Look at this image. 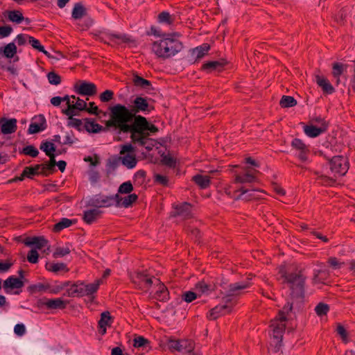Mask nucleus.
<instances>
[{
  "mask_svg": "<svg viewBox=\"0 0 355 355\" xmlns=\"http://www.w3.org/2000/svg\"><path fill=\"white\" fill-rule=\"evenodd\" d=\"M153 107L150 105L146 98L137 96L132 101V106L129 109L122 104H116L109 107L110 119L105 123L106 128H114L115 130L122 129L123 125H130L135 123L137 118L144 117L137 113L150 112Z\"/></svg>",
  "mask_w": 355,
  "mask_h": 355,
  "instance_id": "1",
  "label": "nucleus"
},
{
  "mask_svg": "<svg viewBox=\"0 0 355 355\" xmlns=\"http://www.w3.org/2000/svg\"><path fill=\"white\" fill-rule=\"evenodd\" d=\"M118 130L122 133H130L133 144L143 146L150 151L155 146V140L150 138V135L151 133L157 132L158 128L149 123L146 117L138 116L135 123H130V125L124 124L122 129Z\"/></svg>",
  "mask_w": 355,
  "mask_h": 355,
  "instance_id": "2",
  "label": "nucleus"
},
{
  "mask_svg": "<svg viewBox=\"0 0 355 355\" xmlns=\"http://www.w3.org/2000/svg\"><path fill=\"white\" fill-rule=\"evenodd\" d=\"M155 35L163 36L162 40L155 41L152 45L153 52L160 58H169L182 49V44L177 39L172 38L168 34H160L159 31H153Z\"/></svg>",
  "mask_w": 355,
  "mask_h": 355,
  "instance_id": "3",
  "label": "nucleus"
},
{
  "mask_svg": "<svg viewBox=\"0 0 355 355\" xmlns=\"http://www.w3.org/2000/svg\"><path fill=\"white\" fill-rule=\"evenodd\" d=\"M279 273L281 277L284 279L283 282L288 284L291 298L302 302L304 298L306 280V277L302 271L287 273L284 267H282L279 270Z\"/></svg>",
  "mask_w": 355,
  "mask_h": 355,
  "instance_id": "4",
  "label": "nucleus"
},
{
  "mask_svg": "<svg viewBox=\"0 0 355 355\" xmlns=\"http://www.w3.org/2000/svg\"><path fill=\"white\" fill-rule=\"evenodd\" d=\"M250 284L248 282H236L230 284L227 286V294L223 297L224 304L231 305V309L236 303L235 297L243 293V291L249 288Z\"/></svg>",
  "mask_w": 355,
  "mask_h": 355,
  "instance_id": "5",
  "label": "nucleus"
},
{
  "mask_svg": "<svg viewBox=\"0 0 355 355\" xmlns=\"http://www.w3.org/2000/svg\"><path fill=\"white\" fill-rule=\"evenodd\" d=\"M120 154L123 156L119 157L123 166L129 169L136 166L137 160L135 155V148L130 144H124L121 146Z\"/></svg>",
  "mask_w": 355,
  "mask_h": 355,
  "instance_id": "6",
  "label": "nucleus"
},
{
  "mask_svg": "<svg viewBox=\"0 0 355 355\" xmlns=\"http://www.w3.org/2000/svg\"><path fill=\"white\" fill-rule=\"evenodd\" d=\"M100 42L111 46L120 45L123 43H128L130 38L125 34H116L110 32H103L98 36Z\"/></svg>",
  "mask_w": 355,
  "mask_h": 355,
  "instance_id": "7",
  "label": "nucleus"
},
{
  "mask_svg": "<svg viewBox=\"0 0 355 355\" xmlns=\"http://www.w3.org/2000/svg\"><path fill=\"white\" fill-rule=\"evenodd\" d=\"M331 171L338 175H345L349 169L347 159L343 156H334L330 160Z\"/></svg>",
  "mask_w": 355,
  "mask_h": 355,
  "instance_id": "8",
  "label": "nucleus"
},
{
  "mask_svg": "<svg viewBox=\"0 0 355 355\" xmlns=\"http://www.w3.org/2000/svg\"><path fill=\"white\" fill-rule=\"evenodd\" d=\"M173 211L171 214L172 217H180L187 220L193 217L192 205L188 202L173 205Z\"/></svg>",
  "mask_w": 355,
  "mask_h": 355,
  "instance_id": "9",
  "label": "nucleus"
},
{
  "mask_svg": "<svg viewBox=\"0 0 355 355\" xmlns=\"http://www.w3.org/2000/svg\"><path fill=\"white\" fill-rule=\"evenodd\" d=\"M76 92L83 96H94L97 92V88L94 83L80 80L75 85Z\"/></svg>",
  "mask_w": 355,
  "mask_h": 355,
  "instance_id": "10",
  "label": "nucleus"
},
{
  "mask_svg": "<svg viewBox=\"0 0 355 355\" xmlns=\"http://www.w3.org/2000/svg\"><path fill=\"white\" fill-rule=\"evenodd\" d=\"M68 304L67 301L61 298L43 299L37 302L39 307L45 306L49 309H64Z\"/></svg>",
  "mask_w": 355,
  "mask_h": 355,
  "instance_id": "11",
  "label": "nucleus"
},
{
  "mask_svg": "<svg viewBox=\"0 0 355 355\" xmlns=\"http://www.w3.org/2000/svg\"><path fill=\"white\" fill-rule=\"evenodd\" d=\"M291 146L299 151L297 157L302 162H306L308 160V155L310 153L309 148L306 145L304 141L300 139L295 138L291 141Z\"/></svg>",
  "mask_w": 355,
  "mask_h": 355,
  "instance_id": "12",
  "label": "nucleus"
},
{
  "mask_svg": "<svg viewBox=\"0 0 355 355\" xmlns=\"http://www.w3.org/2000/svg\"><path fill=\"white\" fill-rule=\"evenodd\" d=\"M168 347L172 351L180 352H191L193 349V343L187 340H171L168 343Z\"/></svg>",
  "mask_w": 355,
  "mask_h": 355,
  "instance_id": "13",
  "label": "nucleus"
},
{
  "mask_svg": "<svg viewBox=\"0 0 355 355\" xmlns=\"http://www.w3.org/2000/svg\"><path fill=\"white\" fill-rule=\"evenodd\" d=\"M24 286V282L21 278L15 276H10L3 284V288L6 293L10 294L14 289H21Z\"/></svg>",
  "mask_w": 355,
  "mask_h": 355,
  "instance_id": "14",
  "label": "nucleus"
},
{
  "mask_svg": "<svg viewBox=\"0 0 355 355\" xmlns=\"http://www.w3.org/2000/svg\"><path fill=\"white\" fill-rule=\"evenodd\" d=\"M156 287L153 297L160 302H166L169 299V292L166 286L159 279L155 278L153 284Z\"/></svg>",
  "mask_w": 355,
  "mask_h": 355,
  "instance_id": "15",
  "label": "nucleus"
},
{
  "mask_svg": "<svg viewBox=\"0 0 355 355\" xmlns=\"http://www.w3.org/2000/svg\"><path fill=\"white\" fill-rule=\"evenodd\" d=\"M285 322L278 318L271 321L270 327L272 329V336L274 340L282 341L283 334L286 328Z\"/></svg>",
  "mask_w": 355,
  "mask_h": 355,
  "instance_id": "16",
  "label": "nucleus"
},
{
  "mask_svg": "<svg viewBox=\"0 0 355 355\" xmlns=\"http://www.w3.org/2000/svg\"><path fill=\"white\" fill-rule=\"evenodd\" d=\"M17 123L16 119L2 117L0 119V132L3 135L14 133L17 128Z\"/></svg>",
  "mask_w": 355,
  "mask_h": 355,
  "instance_id": "17",
  "label": "nucleus"
},
{
  "mask_svg": "<svg viewBox=\"0 0 355 355\" xmlns=\"http://www.w3.org/2000/svg\"><path fill=\"white\" fill-rule=\"evenodd\" d=\"M33 119L35 121L32 122L29 125V128L28 129V133L29 135L42 132L46 128L47 125L46 119L43 115L40 114L35 116Z\"/></svg>",
  "mask_w": 355,
  "mask_h": 355,
  "instance_id": "18",
  "label": "nucleus"
},
{
  "mask_svg": "<svg viewBox=\"0 0 355 355\" xmlns=\"http://www.w3.org/2000/svg\"><path fill=\"white\" fill-rule=\"evenodd\" d=\"M231 311V305L229 304H218L214 308L211 309L209 311L207 318L209 320H216L220 315L228 313Z\"/></svg>",
  "mask_w": 355,
  "mask_h": 355,
  "instance_id": "19",
  "label": "nucleus"
},
{
  "mask_svg": "<svg viewBox=\"0 0 355 355\" xmlns=\"http://www.w3.org/2000/svg\"><path fill=\"white\" fill-rule=\"evenodd\" d=\"M258 171L256 170L250 171L245 169L242 173L237 174L235 177V182L238 183H252L257 181L255 173Z\"/></svg>",
  "mask_w": 355,
  "mask_h": 355,
  "instance_id": "20",
  "label": "nucleus"
},
{
  "mask_svg": "<svg viewBox=\"0 0 355 355\" xmlns=\"http://www.w3.org/2000/svg\"><path fill=\"white\" fill-rule=\"evenodd\" d=\"M210 46L207 44H203L191 50V60L196 62L203 58L209 51Z\"/></svg>",
  "mask_w": 355,
  "mask_h": 355,
  "instance_id": "21",
  "label": "nucleus"
},
{
  "mask_svg": "<svg viewBox=\"0 0 355 355\" xmlns=\"http://www.w3.org/2000/svg\"><path fill=\"white\" fill-rule=\"evenodd\" d=\"M103 211L98 209H91L84 211L83 220L88 225L96 221L101 216Z\"/></svg>",
  "mask_w": 355,
  "mask_h": 355,
  "instance_id": "22",
  "label": "nucleus"
},
{
  "mask_svg": "<svg viewBox=\"0 0 355 355\" xmlns=\"http://www.w3.org/2000/svg\"><path fill=\"white\" fill-rule=\"evenodd\" d=\"M121 200L122 198L118 193L113 196L101 195V202L102 207H109L112 205L120 207Z\"/></svg>",
  "mask_w": 355,
  "mask_h": 355,
  "instance_id": "23",
  "label": "nucleus"
},
{
  "mask_svg": "<svg viewBox=\"0 0 355 355\" xmlns=\"http://www.w3.org/2000/svg\"><path fill=\"white\" fill-rule=\"evenodd\" d=\"M132 282L134 284H138L139 286L149 287L155 282V279H153V278L149 277L148 275L139 272H137L132 277Z\"/></svg>",
  "mask_w": 355,
  "mask_h": 355,
  "instance_id": "24",
  "label": "nucleus"
},
{
  "mask_svg": "<svg viewBox=\"0 0 355 355\" xmlns=\"http://www.w3.org/2000/svg\"><path fill=\"white\" fill-rule=\"evenodd\" d=\"M24 243L27 246L35 245L36 250H41L47 245L48 241L44 236L27 237Z\"/></svg>",
  "mask_w": 355,
  "mask_h": 355,
  "instance_id": "25",
  "label": "nucleus"
},
{
  "mask_svg": "<svg viewBox=\"0 0 355 355\" xmlns=\"http://www.w3.org/2000/svg\"><path fill=\"white\" fill-rule=\"evenodd\" d=\"M133 347L145 352H149L152 348L150 342L141 336H137L134 338Z\"/></svg>",
  "mask_w": 355,
  "mask_h": 355,
  "instance_id": "26",
  "label": "nucleus"
},
{
  "mask_svg": "<svg viewBox=\"0 0 355 355\" xmlns=\"http://www.w3.org/2000/svg\"><path fill=\"white\" fill-rule=\"evenodd\" d=\"M303 130L305 135L311 138L317 137L326 132L324 127L319 128L312 123L304 125Z\"/></svg>",
  "mask_w": 355,
  "mask_h": 355,
  "instance_id": "27",
  "label": "nucleus"
},
{
  "mask_svg": "<svg viewBox=\"0 0 355 355\" xmlns=\"http://www.w3.org/2000/svg\"><path fill=\"white\" fill-rule=\"evenodd\" d=\"M226 64L227 62L223 60L210 61L205 63L202 69L210 73L214 71H220Z\"/></svg>",
  "mask_w": 355,
  "mask_h": 355,
  "instance_id": "28",
  "label": "nucleus"
},
{
  "mask_svg": "<svg viewBox=\"0 0 355 355\" xmlns=\"http://www.w3.org/2000/svg\"><path fill=\"white\" fill-rule=\"evenodd\" d=\"M315 80L317 84L322 89L324 92L329 94L334 92L335 90L334 87L327 78L320 76H316Z\"/></svg>",
  "mask_w": 355,
  "mask_h": 355,
  "instance_id": "29",
  "label": "nucleus"
},
{
  "mask_svg": "<svg viewBox=\"0 0 355 355\" xmlns=\"http://www.w3.org/2000/svg\"><path fill=\"white\" fill-rule=\"evenodd\" d=\"M132 83L136 87L145 89H153L151 83L137 73H134L132 76Z\"/></svg>",
  "mask_w": 355,
  "mask_h": 355,
  "instance_id": "30",
  "label": "nucleus"
},
{
  "mask_svg": "<svg viewBox=\"0 0 355 355\" xmlns=\"http://www.w3.org/2000/svg\"><path fill=\"white\" fill-rule=\"evenodd\" d=\"M87 15V10L82 3L78 2L74 4L71 12V17L74 19H80Z\"/></svg>",
  "mask_w": 355,
  "mask_h": 355,
  "instance_id": "31",
  "label": "nucleus"
},
{
  "mask_svg": "<svg viewBox=\"0 0 355 355\" xmlns=\"http://www.w3.org/2000/svg\"><path fill=\"white\" fill-rule=\"evenodd\" d=\"M192 180L200 188L206 189L209 187L211 181L209 176L197 174L192 178Z\"/></svg>",
  "mask_w": 355,
  "mask_h": 355,
  "instance_id": "32",
  "label": "nucleus"
},
{
  "mask_svg": "<svg viewBox=\"0 0 355 355\" xmlns=\"http://www.w3.org/2000/svg\"><path fill=\"white\" fill-rule=\"evenodd\" d=\"M85 128L88 132L98 133L105 128L89 119H85Z\"/></svg>",
  "mask_w": 355,
  "mask_h": 355,
  "instance_id": "33",
  "label": "nucleus"
},
{
  "mask_svg": "<svg viewBox=\"0 0 355 355\" xmlns=\"http://www.w3.org/2000/svg\"><path fill=\"white\" fill-rule=\"evenodd\" d=\"M46 268L48 270L58 273L59 272H68L69 269L67 265L64 263H47Z\"/></svg>",
  "mask_w": 355,
  "mask_h": 355,
  "instance_id": "34",
  "label": "nucleus"
},
{
  "mask_svg": "<svg viewBox=\"0 0 355 355\" xmlns=\"http://www.w3.org/2000/svg\"><path fill=\"white\" fill-rule=\"evenodd\" d=\"M101 284V279H96L94 283L87 284H85V296H91L95 293H96Z\"/></svg>",
  "mask_w": 355,
  "mask_h": 355,
  "instance_id": "35",
  "label": "nucleus"
},
{
  "mask_svg": "<svg viewBox=\"0 0 355 355\" xmlns=\"http://www.w3.org/2000/svg\"><path fill=\"white\" fill-rule=\"evenodd\" d=\"M40 149L44 152L46 156L54 155L56 150L55 146L49 141H43L40 146Z\"/></svg>",
  "mask_w": 355,
  "mask_h": 355,
  "instance_id": "36",
  "label": "nucleus"
},
{
  "mask_svg": "<svg viewBox=\"0 0 355 355\" xmlns=\"http://www.w3.org/2000/svg\"><path fill=\"white\" fill-rule=\"evenodd\" d=\"M256 191L257 190H250L241 187L240 189L237 190V191H240L241 193L236 198V200H250L251 199L255 198L254 196V192Z\"/></svg>",
  "mask_w": 355,
  "mask_h": 355,
  "instance_id": "37",
  "label": "nucleus"
},
{
  "mask_svg": "<svg viewBox=\"0 0 355 355\" xmlns=\"http://www.w3.org/2000/svg\"><path fill=\"white\" fill-rule=\"evenodd\" d=\"M1 49L2 54L7 58H12L17 53V46L14 42H10Z\"/></svg>",
  "mask_w": 355,
  "mask_h": 355,
  "instance_id": "38",
  "label": "nucleus"
},
{
  "mask_svg": "<svg viewBox=\"0 0 355 355\" xmlns=\"http://www.w3.org/2000/svg\"><path fill=\"white\" fill-rule=\"evenodd\" d=\"M42 165L36 164L34 166H26L23 170V175L26 178L33 179L34 175H39V170Z\"/></svg>",
  "mask_w": 355,
  "mask_h": 355,
  "instance_id": "39",
  "label": "nucleus"
},
{
  "mask_svg": "<svg viewBox=\"0 0 355 355\" xmlns=\"http://www.w3.org/2000/svg\"><path fill=\"white\" fill-rule=\"evenodd\" d=\"M346 67H345L344 64L339 62H335L333 64L332 67V75L334 78H336L337 84L340 82V76L344 72Z\"/></svg>",
  "mask_w": 355,
  "mask_h": 355,
  "instance_id": "40",
  "label": "nucleus"
},
{
  "mask_svg": "<svg viewBox=\"0 0 355 355\" xmlns=\"http://www.w3.org/2000/svg\"><path fill=\"white\" fill-rule=\"evenodd\" d=\"M138 199V196L135 193H129L127 196L122 198L120 202V207L128 208L130 207L133 202H136Z\"/></svg>",
  "mask_w": 355,
  "mask_h": 355,
  "instance_id": "41",
  "label": "nucleus"
},
{
  "mask_svg": "<svg viewBox=\"0 0 355 355\" xmlns=\"http://www.w3.org/2000/svg\"><path fill=\"white\" fill-rule=\"evenodd\" d=\"M157 21L159 23L171 25L174 21V17L166 11H163L158 15Z\"/></svg>",
  "mask_w": 355,
  "mask_h": 355,
  "instance_id": "42",
  "label": "nucleus"
},
{
  "mask_svg": "<svg viewBox=\"0 0 355 355\" xmlns=\"http://www.w3.org/2000/svg\"><path fill=\"white\" fill-rule=\"evenodd\" d=\"M8 18L12 22H15L17 24H20L22 21H24V17L19 10H11L8 13Z\"/></svg>",
  "mask_w": 355,
  "mask_h": 355,
  "instance_id": "43",
  "label": "nucleus"
},
{
  "mask_svg": "<svg viewBox=\"0 0 355 355\" xmlns=\"http://www.w3.org/2000/svg\"><path fill=\"white\" fill-rule=\"evenodd\" d=\"M73 221L69 218H63L58 223L54 225V232H60L64 228L70 227L73 224Z\"/></svg>",
  "mask_w": 355,
  "mask_h": 355,
  "instance_id": "44",
  "label": "nucleus"
},
{
  "mask_svg": "<svg viewBox=\"0 0 355 355\" xmlns=\"http://www.w3.org/2000/svg\"><path fill=\"white\" fill-rule=\"evenodd\" d=\"M70 244L67 243L65 247H58L55 250L53 257L54 258L63 257L69 254L71 252Z\"/></svg>",
  "mask_w": 355,
  "mask_h": 355,
  "instance_id": "45",
  "label": "nucleus"
},
{
  "mask_svg": "<svg viewBox=\"0 0 355 355\" xmlns=\"http://www.w3.org/2000/svg\"><path fill=\"white\" fill-rule=\"evenodd\" d=\"M279 104L282 107H292L297 105V101L291 96H283Z\"/></svg>",
  "mask_w": 355,
  "mask_h": 355,
  "instance_id": "46",
  "label": "nucleus"
},
{
  "mask_svg": "<svg viewBox=\"0 0 355 355\" xmlns=\"http://www.w3.org/2000/svg\"><path fill=\"white\" fill-rule=\"evenodd\" d=\"M293 309V304L290 302H287L282 309L279 311L278 319H280L283 321H286L287 315L292 311Z\"/></svg>",
  "mask_w": 355,
  "mask_h": 355,
  "instance_id": "47",
  "label": "nucleus"
},
{
  "mask_svg": "<svg viewBox=\"0 0 355 355\" xmlns=\"http://www.w3.org/2000/svg\"><path fill=\"white\" fill-rule=\"evenodd\" d=\"M19 153L31 156V157H36L39 154V151L34 146L28 145L23 148L19 151Z\"/></svg>",
  "mask_w": 355,
  "mask_h": 355,
  "instance_id": "48",
  "label": "nucleus"
},
{
  "mask_svg": "<svg viewBox=\"0 0 355 355\" xmlns=\"http://www.w3.org/2000/svg\"><path fill=\"white\" fill-rule=\"evenodd\" d=\"M111 325V316L108 311H105L101 313V319L98 321V327H103Z\"/></svg>",
  "mask_w": 355,
  "mask_h": 355,
  "instance_id": "49",
  "label": "nucleus"
},
{
  "mask_svg": "<svg viewBox=\"0 0 355 355\" xmlns=\"http://www.w3.org/2000/svg\"><path fill=\"white\" fill-rule=\"evenodd\" d=\"M329 306L327 304H325L323 302H320L315 307V313L320 317L327 315V313L329 312Z\"/></svg>",
  "mask_w": 355,
  "mask_h": 355,
  "instance_id": "50",
  "label": "nucleus"
},
{
  "mask_svg": "<svg viewBox=\"0 0 355 355\" xmlns=\"http://www.w3.org/2000/svg\"><path fill=\"white\" fill-rule=\"evenodd\" d=\"M196 287L202 293H206L215 289V286L214 285L207 284L203 281L199 282L196 284Z\"/></svg>",
  "mask_w": 355,
  "mask_h": 355,
  "instance_id": "51",
  "label": "nucleus"
},
{
  "mask_svg": "<svg viewBox=\"0 0 355 355\" xmlns=\"http://www.w3.org/2000/svg\"><path fill=\"white\" fill-rule=\"evenodd\" d=\"M133 186L130 181L121 184L118 189L119 193L129 194L133 191Z\"/></svg>",
  "mask_w": 355,
  "mask_h": 355,
  "instance_id": "52",
  "label": "nucleus"
},
{
  "mask_svg": "<svg viewBox=\"0 0 355 355\" xmlns=\"http://www.w3.org/2000/svg\"><path fill=\"white\" fill-rule=\"evenodd\" d=\"M49 284L38 283L36 284L31 285L28 287V289L31 292H42L49 291Z\"/></svg>",
  "mask_w": 355,
  "mask_h": 355,
  "instance_id": "53",
  "label": "nucleus"
},
{
  "mask_svg": "<svg viewBox=\"0 0 355 355\" xmlns=\"http://www.w3.org/2000/svg\"><path fill=\"white\" fill-rule=\"evenodd\" d=\"M120 159L121 158L119 157H112L109 158L107 159L106 164L107 168L108 170H115L118 167L119 162H121Z\"/></svg>",
  "mask_w": 355,
  "mask_h": 355,
  "instance_id": "54",
  "label": "nucleus"
},
{
  "mask_svg": "<svg viewBox=\"0 0 355 355\" xmlns=\"http://www.w3.org/2000/svg\"><path fill=\"white\" fill-rule=\"evenodd\" d=\"M47 78L50 84L58 85L61 83V77L54 71H51L47 74Z\"/></svg>",
  "mask_w": 355,
  "mask_h": 355,
  "instance_id": "55",
  "label": "nucleus"
},
{
  "mask_svg": "<svg viewBox=\"0 0 355 355\" xmlns=\"http://www.w3.org/2000/svg\"><path fill=\"white\" fill-rule=\"evenodd\" d=\"M101 195H96L88 201V205L94 207V209H98L102 207L101 202Z\"/></svg>",
  "mask_w": 355,
  "mask_h": 355,
  "instance_id": "56",
  "label": "nucleus"
},
{
  "mask_svg": "<svg viewBox=\"0 0 355 355\" xmlns=\"http://www.w3.org/2000/svg\"><path fill=\"white\" fill-rule=\"evenodd\" d=\"M114 97V92L112 90L107 89L99 96L101 102L106 103L110 101Z\"/></svg>",
  "mask_w": 355,
  "mask_h": 355,
  "instance_id": "57",
  "label": "nucleus"
},
{
  "mask_svg": "<svg viewBox=\"0 0 355 355\" xmlns=\"http://www.w3.org/2000/svg\"><path fill=\"white\" fill-rule=\"evenodd\" d=\"M39 254L36 249H31L27 255V260L31 263H36L38 261Z\"/></svg>",
  "mask_w": 355,
  "mask_h": 355,
  "instance_id": "58",
  "label": "nucleus"
},
{
  "mask_svg": "<svg viewBox=\"0 0 355 355\" xmlns=\"http://www.w3.org/2000/svg\"><path fill=\"white\" fill-rule=\"evenodd\" d=\"M311 123L313 124V123H315L317 125H318V127L319 128H325V131L327 130V128H328V123L325 121V119L324 118H322L320 116H318V117H315V118H313L311 120Z\"/></svg>",
  "mask_w": 355,
  "mask_h": 355,
  "instance_id": "59",
  "label": "nucleus"
},
{
  "mask_svg": "<svg viewBox=\"0 0 355 355\" xmlns=\"http://www.w3.org/2000/svg\"><path fill=\"white\" fill-rule=\"evenodd\" d=\"M197 298V295L193 291H186L182 293V299L186 302H191Z\"/></svg>",
  "mask_w": 355,
  "mask_h": 355,
  "instance_id": "60",
  "label": "nucleus"
},
{
  "mask_svg": "<svg viewBox=\"0 0 355 355\" xmlns=\"http://www.w3.org/2000/svg\"><path fill=\"white\" fill-rule=\"evenodd\" d=\"M65 295L70 297H78V290L76 282L71 284V286L67 289Z\"/></svg>",
  "mask_w": 355,
  "mask_h": 355,
  "instance_id": "61",
  "label": "nucleus"
},
{
  "mask_svg": "<svg viewBox=\"0 0 355 355\" xmlns=\"http://www.w3.org/2000/svg\"><path fill=\"white\" fill-rule=\"evenodd\" d=\"M29 44L35 49L40 51L43 50V46L40 44V42L33 37L28 36Z\"/></svg>",
  "mask_w": 355,
  "mask_h": 355,
  "instance_id": "62",
  "label": "nucleus"
},
{
  "mask_svg": "<svg viewBox=\"0 0 355 355\" xmlns=\"http://www.w3.org/2000/svg\"><path fill=\"white\" fill-rule=\"evenodd\" d=\"M154 180L155 182L157 183H159V184L162 186H166L168 182V178L166 176L160 175V174H155L154 175Z\"/></svg>",
  "mask_w": 355,
  "mask_h": 355,
  "instance_id": "63",
  "label": "nucleus"
},
{
  "mask_svg": "<svg viewBox=\"0 0 355 355\" xmlns=\"http://www.w3.org/2000/svg\"><path fill=\"white\" fill-rule=\"evenodd\" d=\"M65 139L63 142V144L72 145L74 143L75 138L74 134L73 131L70 130L69 132H65Z\"/></svg>",
  "mask_w": 355,
  "mask_h": 355,
  "instance_id": "64",
  "label": "nucleus"
}]
</instances>
